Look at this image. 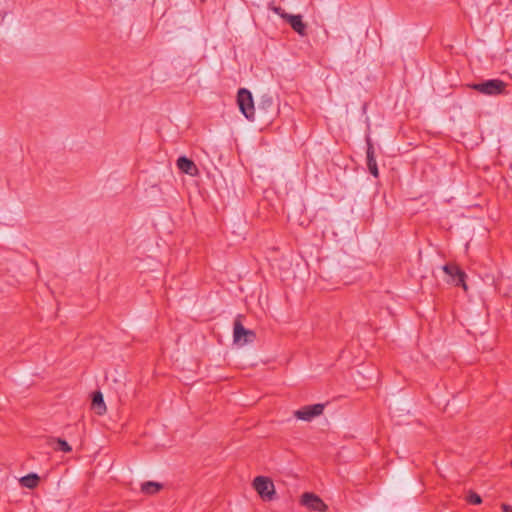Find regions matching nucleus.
I'll list each match as a JSON object with an SVG mask.
<instances>
[{"instance_id": "18", "label": "nucleus", "mask_w": 512, "mask_h": 512, "mask_svg": "<svg viewBox=\"0 0 512 512\" xmlns=\"http://www.w3.org/2000/svg\"><path fill=\"white\" fill-rule=\"evenodd\" d=\"M502 511L503 512H512V506L508 504H502Z\"/></svg>"}, {"instance_id": "16", "label": "nucleus", "mask_w": 512, "mask_h": 512, "mask_svg": "<svg viewBox=\"0 0 512 512\" xmlns=\"http://www.w3.org/2000/svg\"><path fill=\"white\" fill-rule=\"evenodd\" d=\"M467 500L471 504H475V505H478V504L482 503L481 497L477 493H475V492H470L468 497H467Z\"/></svg>"}, {"instance_id": "1", "label": "nucleus", "mask_w": 512, "mask_h": 512, "mask_svg": "<svg viewBox=\"0 0 512 512\" xmlns=\"http://www.w3.org/2000/svg\"><path fill=\"white\" fill-rule=\"evenodd\" d=\"M253 488L264 501H272L276 497L273 481L267 476H257L252 482Z\"/></svg>"}, {"instance_id": "5", "label": "nucleus", "mask_w": 512, "mask_h": 512, "mask_svg": "<svg viewBox=\"0 0 512 512\" xmlns=\"http://www.w3.org/2000/svg\"><path fill=\"white\" fill-rule=\"evenodd\" d=\"M300 504L311 511L324 512L328 508L324 501L312 492L303 493L300 498Z\"/></svg>"}, {"instance_id": "14", "label": "nucleus", "mask_w": 512, "mask_h": 512, "mask_svg": "<svg viewBox=\"0 0 512 512\" xmlns=\"http://www.w3.org/2000/svg\"><path fill=\"white\" fill-rule=\"evenodd\" d=\"M53 442L56 443V446H54V450H56V451H61V452H64V453H69L72 450V448L68 444V442L63 440V439H61V438H51L50 441H49V444L52 445Z\"/></svg>"}, {"instance_id": "12", "label": "nucleus", "mask_w": 512, "mask_h": 512, "mask_svg": "<svg viewBox=\"0 0 512 512\" xmlns=\"http://www.w3.org/2000/svg\"><path fill=\"white\" fill-rule=\"evenodd\" d=\"M39 476L35 473L28 474L20 478V484L23 487L34 489L39 483Z\"/></svg>"}, {"instance_id": "9", "label": "nucleus", "mask_w": 512, "mask_h": 512, "mask_svg": "<svg viewBox=\"0 0 512 512\" xmlns=\"http://www.w3.org/2000/svg\"><path fill=\"white\" fill-rule=\"evenodd\" d=\"M287 22L290 24L291 28L300 36L304 37L307 35V25L303 22L301 15L291 14L290 16H287Z\"/></svg>"}, {"instance_id": "4", "label": "nucleus", "mask_w": 512, "mask_h": 512, "mask_svg": "<svg viewBox=\"0 0 512 512\" xmlns=\"http://www.w3.org/2000/svg\"><path fill=\"white\" fill-rule=\"evenodd\" d=\"M256 335L252 330L246 329L241 321L240 317L234 321V329H233V340L234 343L239 345H245L254 341Z\"/></svg>"}, {"instance_id": "11", "label": "nucleus", "mask_w": 512, "mask_h": 512, "mask_svg": "<svg viewBox=\"0 0 512 512\" xmlns=\"http://www.w3.org/2000/svg\"><path fill=\"white\" fill-rule=\"evenodd\" d=\"M92 405L96 409V413L98 415H103L106 412V405L100 391L93 394Z\"/></svg>"}, {"instance_id": "15", "label": "nucleus", "mask_w": 512, "mask_h": 512, "mask_svg": "<svg viewBox=\"0 0 512 512\" xmlns=\"http://www.w3.org/2000/svg\"><path fill=\"white\" fill-rule=\"evenodd\" d=\"M273 106V99L270 96H263L261 102L259 103V110H268Z\"/></svg>"}, {"instance_id": "3", "label": "nucleus", "mask_w": 512, "mask_h": 512, "mask_svg": "<svg viewBox=\"0 0 512 512\" xmlns=\"http://www.w3.org/2000/svg\"><path fill=\"white\" fill-rule=\"evenodd\" d=\"M237 103L243 115L248 120L253 121L255 115V107L251 92L245 88H241L237 94Z\"/></svg>"}, {"instance_id": "13", "label": "nucleus", "mask_w": 512, "mask_h": 512, "mask_svg": "<svg viewBox=\"0 0 512 512\" xmlns=\"http://www.w3.org/2000/svg\"><path fill=\"white\" fill-rule=\"evenodd\" d=\"M162 489V484L154 481H147L141 484V491L147 495L158 493Z\"/></svg>"}, {"instance_id": "19", "label": "nucleus", "mask_w": 512, "mask_h": 512, "mask_svg": "<svg viewBox=\"0 0 512 512\" xmlns=\"http://www.w3.org/2000/svg\"><path fill=\"white\" fill-rule=\"evenodd\" d=\"M201 2H204L205 0H200Z\"/></svg>"}, {"instance_id": "10", "label": "nucleus", "mask_w": 512, "mask_h": 512, "mask_svg": "<svg viewBox=\"0 0 512 512\" xmlns=\"http://www.w3.org/2000/svg\"><path fill=\"white\" fill-rule=\"evenodd\" d=\"M367 167H368V170L369 172L374 176V177H378L379 176V171H378V167H377V162H376V159H375V156H374V147L373 145L371 144L370 141H368L367 143Z\"/></svg>"}, {"instance_id": "2", "label": "nucleus", "mask_w": 512, "mask_h": 512, "mask_svg": "<svg viewBox=\"0 0 512 512\" xmlns=\"http://www.w3.org/2000/svg\"><path fill=\"white\" fill-rule=\"evenodd\" d=\"M506 86V83L500 79H491L470 85L472 89L488 96L503 94L505 92Z\"/></svg>"}, {"instance_id": "6", "label": "nucleus", "mask_w": 512, "mask_h": 512, "mask_svg": "<svg viewBox=\"0 0 512 512\" xmlns=\"http://www.w3.org/2000/svg\"><path fill=\"white\" fill-rule=\"evenodd\" d=\"M323 411H324V405L318 403V404H314V405H307V406L302 407L301 409L294 411V416L298 420L311 421L313 418L322 415Z\"/></svg>"}, {"instance_id": "17", "label": "nucleus", "mask_w": 512, "mask_h": 512, "mask_svg": "<svg viewBox=\"0 0 512 512\" xmlns=\"http://www.w3.org/2000/svg\"><path fill=\"white\" fill-rule=\"evenodd\" d=\"M271 10H272L275 14L279 15L281 18H283V19H284V20H286V21H287V16H290V15H291V14L286 13V12H285L281 7H278V6H272V7H271Z\"/></svg>"}, {"instance_id": "8", "label": "nucleus", "mask_w": 512, "mask_h": 512, "mask_svg": "<svg viewBox=\"0 0 512 512\" xmlns=\"http://www.w3.org/2000/svg\"><path fill=\"white\" fill-rule=\"evenodd\" d=\"M177 167L181 172L190 176H196L199 173L196 164L185 156H181L177 159Z\"/></svg>"}, {"instance_id": "7", "label": "nucleus", "mask_w": 512, "mask_h": 512, "mask_svg": "<svg viewBox=\"0 0 512 512\" xmlns=\"http://www.w3.org/2000/svg\"><path fill=\"white\" fill-rule=\"evenodd\" d=\"M442 270L448 275L450 276L451 278V281L457 285V286H462L463 289L466 291L467 290V285H466V282H465V273L457 266V265H454V264H446L442 267Z\"/></svg>"}]
</instances>
